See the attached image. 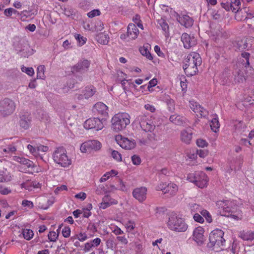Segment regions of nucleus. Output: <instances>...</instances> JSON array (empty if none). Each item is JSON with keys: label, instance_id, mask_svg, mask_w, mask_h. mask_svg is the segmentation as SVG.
I'll list each match as a JSON object with an SVG mask.
<instances>
[{"label": "nucleus", "instance_id": "1", "mask_svg": "<svg viewBox=\"0 0 254 254\" xmlns=\"http://www.w3.org/2000/svg\"><path fill=\"white\" fill-rule=\"evenodd\" d=\"M201 58L195 52L189 54L185 59L183 68L187 75L192 76L198 72L197 66L201 64Z\"/></svg>", "mask_w": 254, "mask_h": 254}, {"label": "nucleus", "instance_id": "2", "mask_svg": "<svg viewBox=\"0 0 254 254\" xmlns=\"http://www.w3.org/2000/svg\"><path fill=\"white\" fill-rule=\"evenodd\" d=\"M130 116L126 113L116 114L112 119V129L118 132L125 128L130 123Z\"/></svg>", "mask_w": 254, "mask_h": 254}, {"label": "nucleus", "instance_id": "3", "mask_svg": "<svg viewBox=\"0 0 254 254\" xmlns=\"http://www.w3.org/2000/svg\"><path fill=\"white\" fill-rule=\"evenodd\" d=\"M167 224L169 229L177 232H185L188 228V225L184 220L175 213L170 214Z\"/></svg>", "mask_w": 254, "mask_h": 254}, {"label": "nucleus", "instance_id": "4", "mask_svg": "<svg viewBox=\"0 0 254 254\" xmlns=\"http://www.w3.org/2000/svg\"><path fill=\"white\" fill-rule=\"evenodd\" d=\"M53 158L55 162L61 166L66 167L71 164V161L66 155V151L63 147L57 148L53 153Z\"/></svg>", "mask_w": 254, "mask_h": 254}, {"label": "nucleus", "instance_id": "5", "mask_svg": "<svg viewBox=\"0 0 254 254\" xmlns=\"http://www.w3.org/2000/svg\"><path fill=\"white\" fill-rule=\"evenodd\" d=\"M135 122L140 125L141 128L146 132H152L155 128V127L159 125L157 124L155 122L149 119L147 116L144 114H141L138 115L135 120Z\"/></svg>", "mask_w": 254, "mask_h": 254}, {"label": "nucleus", "instance_id": "6", "mask_svg": "<svg viewBox=\"0 0 254 254\" xmlns=\"http://www.w3.org/2000/svg\"><path fill=\"white\" fill-rule=\"evenodd\" d=\"M187 179L190 182L193 183L200 188L206 187L208 181L207 176L203 172H196L194 173L189 174Z\"/></svg>", "mask_w": 254, "mask_h": 254}, {"label": "nucleus", "instance_id": "7", "mask_svg": "<svg viewBox=\"0 0 254 254\" xmlns=\"http://www.w3.org/2000/svg\"><path fill=\"white\" fill-rule=\"evenodd\" d=\"M15 107V103L12 100L5 98L0 101V115L5 117L11 115Z\"/></svg>", "mask_w": 254, "mask_h": 254}, {"label": "nucleus", "instance_id": "8", "mask_svg": "<svg viewBox=\"0 0 254 254\" xmlns=\"http://www.w3.org/2000/svg\"><path fill=\"white\" fill-rule=\"evenodd\" d=\"M224 232L220 229L212 231L209 234V246L213 247L215 245L221 247L224 245L225 242L223 238Z\"/></svg>", "mask_w": 254, "mask_h": 254}, {"label": "nucleus", "instance_id": "9", "mask_svg": "<svg viewBox=\"0 0 254 254\" xmlns=\"http://www.w3.org/2000/svg\"><path fill=\"white\" fill-rule=\"evenodd\" d=\"M216 205L219 209V211L221 215L225 216H229V213L232 212V202L229 200H219L216 202ZM230 216L235 219L238 218V216L231 214Z\"/></svg>", "mask_w": 254, "mask_h": 254}, {"label": "nucleus", "instance_id": "10", "mask_svg": "<svg viewBox=\"0 0 254 254\" xmlns=\"http://www.w3.org/2000/svg\"><path fill=\"white\" fill-rule=\"evenodd\" d=\"M105 119H100L98 118H90L87 120L84 123V127L87 129H94L95 130H99L104 127L103 122Z\"/></svg>", "mask_w": 254, "mask_h": 254}, {"label": "nucleus", "instance_id": "11", "mask_svg": "<svg viewBox=\"0 0 254 254\" xmlns=\"http://www.w3.org/2000/svg\"><path fill=\"white\" fill-rule=\"evenodd\" d=\"M101 143L98 140H90L83 143L80 150L83 153H90L92 151H98L101 147Z\"/></svg>", "mask_w": 254, "mask_h": 254}, {"label": "nucleus", "instance_id": "12", "mask_svg": "<svg viewBox=\"0 0 254 254\" xmlns=\"http://www.w3.org/2000/svg\"><path fill=\"white\" fill-rule=\"evenodd\" d=\"M118 144L122 148L127 150H131L136 146V142L134 140H129L127 138L118 135L116 137Z\"/></svg>", "mask_w": 254, "mask_h": 254}, {"label": "nucleus", "instance_id": "13", "mask_svg": "<svg viewBox=\"0 0 254 254\" xmlns=\"http://www.w3.org/2000/svg\"><path fill=\"white\" fill-rule=\"evenodd\" d=\"M90 64V62L88 60H81L74 66L71 67V71L72 73H75L76 72L84 73L87 71Z\"/></svg>", "mask_w": 254, "mask_h": 254}, {"label": "nucleus", "instance_id": "14", "mask_svg": "<svg viewBox=\"0 0 254 254\" xmlns=\"http://www.w3.org/2000/svg\"><path fill=\"white\" fill-rule=\"evenodd\" d=\"M204 232V229L201 227H198L193 230L192 239L199 246L204 244L205 241Z\"/></svg>", "mask_w": 254, "mask_h": 254}, {"label": "nucleus", "instance_id": "15", "mask_svg": "<svg viewBox=\"0 0 254 254\" xmlns=\"http://www.w3.org/2000/svg\"><path fill=\"white\" fill-rule=\"evenodd\" d=\"M147 189L145 187L136 188L132 191L133 197L139 202H142L146 198Z\"/></svg>", "mask_w": 254, "mask_h": 254}, {"label": "nucleus", "instance_id": "16", "mask_svg": "<svg viewBox=\"0 0 254 254\" xmlns=\"http://www.w3.org/2000/svg\"><path fill=\"white\" fill-rule=\"evenodd\" d=\"M181 41L186 49H189L196 44V40L193 36L191 37L186 33H184L181 36Z\"/></svg>", "mask_w": 254, "mask_h": 254}, {"label": "nucleus", "instance_id": "17", "mask_svg": "<svg viewBox=\"0 0 254 254\" xmlns=\"http://www.w3.org/2000/svg\"><path fill=\"white\" fill-rule=\"evenodd\" d=\"M14 160L20 163V168L23 169L25 172L29 171V169L33 168L34 166L32 161L25 158L15 156Z\"/></svg>", "mask_w": 254, "mask_h": 254}, {"label": "nucleus", "instance_id": "18", "mask_svg": "<svg viewBox=\"0 0 254 254\" xmlns=\"http://www.w3.org/2000/svg\"><path fill=\"white\" fill-rule=\"evenodd\" d=\"M108 107L102 102H98L93 107V111L94 113L100 115L103 117H108Z\"/></svg>", "mask_w": 254, "mask_h": 254}, {"label": "nucleus", "instance_id": "19", "mask_svg": "<svg viewBox=\"0 0 254 254\" xmlns=\"http://www.w3.org/2000/svg\"><path fill=\"white\" fill-rule=\"evenodd\" d=\"M31 119L32 117L29 112H23L20 116L19 124L20 127L24 129L28 128L31 124Z\"/></svg>", "mask_w": 254, "mask_h": 254}, {"label": "nucleus", "instance_id": "20", "mask_svg": "<svg viewBox=\"0 0 254 254\" xmlns=\"http://www.w3.org/2000/svg\"><path fill=\"white\" fill-rule=\"evenodd\" d=\"M177 19L182 25L184 26L186 28L191 27L193 23V19L187 15H183L182 16L178 15Z\"/></svg>", "mask_w": 254, "mask_h": 254}, {"label": "nucleus", "instance_id": "21", "mask_svg": "<svg viewBox=\"0 0 254 254\" xmlns=\"http://www.w3.org/2000/svg\"><path fill=\"white\" fill-rule=\"evenodd\" d=\"M139 34V30L136 25L133 23H130L127 26V36L129 39L134 40L136 39Z\"/></svg>", "mask_w": 254, "mask_h": 254}, {"label": "nucleus", "instance_id": "22", "mask_svg": "<svg viewBox=\"0 0 254 254\" xmlns=\"http://www.w3.org/2000/svg\"><path fill=\"white\" fill-rule=\"evenodd\" d=\"M192 134L191 132L186 130H182L181 133V140L186 144H190L192 139Z\"/></svg>", "mask_w": 254, "mask_h": 254}, {"label": "nucleus", "instance_id": "23", "mask_svg": "<svg viewBox=\"0 0 254 254\" xmlns=\"http://www.w3.org/2000/svg\"><path fill=\"white\" fill-rule=\"evenodd\" d=\"M239 237L245 241H252L254 240V233L250 231H242L240 232Z\"/></svg>", "mask_w": 254, "mask_h": 254}, {"label": "nucleus", "instance_id": "24", "mask_svg": "<svg viewBox=\"0 0 254 254\" xmlns=\"http://www.w3.org/2000/svg\"><path fill=\"white\" fill-rule=\"evenodd\" d=\"M96 40L101 44L107 45L109 43V36L108 34L100 33L96 35Z\"/></svg>", "mask_w": 254, "mask_h": 254}, {"label": "nucleus", "instance_id": "25", "mask_svg": "<svg viewBox=\"0 0 254 254\" xmlns=\"http://www.w3.org/2000/svg\"><path fill=\"white\" fill-rule=\"evenodd\" d=\"M36 117L39 120L44 122H48L49 119V117L47 113L42 109L37 110Z\"/></svg>", "mask_w": 254, "mask_h": 254}, {"label": "nucleus", "instance_id": "26", "mask_svg": "<svg viewBox=\"0 0 254 254\" xmlns=\"http://www.w3.org/2000/svg\"><path fill=\"white\" fill-rule=\"evenodd\" d=\"M96 91V88L93 86L85 87V89L83 91V93L84 94V98L88 99L92 97L95 93Z\"/></svg>", "mask_w": 254, "mask_h": 254}, {"label": "nucleus", "instance_id": "27", "mask_svg": "<svg viewBox=\"0 0 254 254\" xmlns=\"http://www.w3.org/2000/svg\"><path fill=\"white\" fill-rule=\"evenodd\" d=\"M166 190L164 191V193H169L170 195H173L178 190V186L174 183H170L166 186Z\"/></svg>", "mask_w": 254, "mask_h": 254}, {"label": "nucleus", "instance_id": "28", "mask_svg": "<svg viewBox=\"0 0 254 254\" xmlns=\"http://www.w3.org/2000/svg\"><path fill=\"white\" fill-rule=\"evenodd\" d=\"M245 80L243 72L239 69L234 74V80L236 83H242Z\"/></svg>", "mask_w": 254, "mask_h": 254}, {"label": "nucleus", "instance_id": "29", "mask_svg": "<svg viewBox=\"0 0 254 254\" xmlns=\"http://www.w3.org/2000/svg\"><path fill=\"white\" fill-rule=\"evenodd\" d=\"M158 24L159 26L161 27L165 34H166V36H168L169 33V26L166 21L164 19L161 18L158 20Z\"/></svg>", "mask_w": 254, "mask_h": 254}, {"label": "nucleus", "instance_id": "30", "mask_svg": "<svg viewBox=\"0 0 254 254\" xmlns=\"http://www.w3.org/2000/svg\"><path fill=\"white\" fill-rule=\"evenodd\" d=\"M211 129L215 132H217L219 130L220 127V124L218 118H214L212 120L210 124Z\"/></svg>", "mask_w": 254, "mask_h": 254}, {"label": "nucleus", "instance_id": "31", "mask_svg": "<svg viewBox=\"0 0 254 254\" xmlns=\"http://www.w3.org/2000/svg\"><path fill=\"white\" fill-rule=\"evenodd\" d=\"M169 119L172 123L177 125H181L183 123L181 117L179 115H172L170 116Z\"/></svg>", "mask_w": 254, "mask_h": 254}, {"label": "nucleus", "instance_id": "32", "mask_svg": "<svg viewBox=\"0 0 254 254\" xmlns=\"http://www.w3.org/2000/svg\"><path fill=\"white\" fill-rule=\"evenodd\" d=\"M24 238L27 240H31L34 235L33 232L30 229H24L22 232Z\"/></svg>", "mask_w": 254, "mask_h": 254}, {"label": "nucleus", "instance_id": "33", "mask_svg": "<svg viewBox=\"0 0 254 254\" xmlns=\"http://www.w3.org/2000/svg\"><path fill=\"white\" fill-rule=\"evenodd\" d=\"M248 47V44L246 40H242L238 41L236 45V48L239 51H243Z\"/></svg>", "mask_w": 254, "mask_h": 254}, {"label": "nucleus", "instance_id": "34", "mask_svg": "<svg viewBox=\"0 0 254 254\" xmlns=\"http://www.w3.org/2000/svg\"><path fill=\"white\" fill-rule=\"evenodd\" d=\"M44 71H45V66L43 65H39L37 69V78L39 79H44L45 78V74H44Z\"/></svg>", "mask_w": 254, "mask_h": 254}, {"label": "nucleus", "instance_id": "35", "mask_svg": "<svg viewBox=\"0 0 254 254\" xmlns=\"http://www.w3.org/2000/svg\"><path fill=\"white\" fill-rule=\"evenodd\" d=\"M200 214H201L202 217H204L205 218L207 222L210 223L212 222L211 215L207 210L202 209L201 212H200Z\"/></svg>", "mask_w": 254, "mask_h": 254}, {"label": "nucleus", "instance_id": "36", "mask_svg": "<svg viewBox=\"0 0 254 254\" xmlns=\"http://www.w3.org/2000/svg\"><path fill=\"white\" fill-rule=\"evenodd\" d=\"M11 180V176L9 173L6 174L3 172L2 174L0 173V182H7Z\"/></svg>", "mask_w": 254, "mask_h": 254}, {"label": "nucleus", "instance_id": "37", "mask_svg": "<svg viewBox=\"0 0 254 254\" xmlns=\"http://www.w3.org/2000/svg\"><path fill=\"white\" fill-rule=\"evenodd\" d=\"M139 51L142 56H145L148 59L152 60L153 59V57L147 48L144 47H141L139 48Z\"/></svg>", "mask_w": 254, "mask_h": 254}, {"label": "nucleus", "instance_id": "38", "mask_svg": "<svg viewBox=\"0 0 254 254\" xmlns=\"http://www.w3.org/2000/svg\"><path fill=\"white\" fill-rule=\"evenodd\" d=\"M16 151V147L11 144L7 146V147L3 149V152H4L5 154H11L15 152Z\"/></svg>", "mask_w": 254, "mask_h": 254}, {"label": "nucleus", "instance_id": "39", "mask_svg": "<svg viewBox=\"0 0 254 254\" xmlns=\"http://www.w3.org/2000/svg\"><path fill=\"white\" fill-rule=\"evenodd\" d=\"M203 209L201 206L199 205L193 203L190 205V210L191 213H200L201 212L202 210Z\"/></svg>", "mask_w": 254, "mask_h": 254}, {"label": "nucleus", "instance_id": "40", "mask_svg": "<svg viewBox=\"0 0 254 254\" xmlns=\"http://www.w3.org/2000/svg\"><path fill=\"white\" fill-rule=\"evenodd\" d=\"M64 13L67 17L75 15L76 10L71 7H67L64 8Z\"/></svg>", "mask_w": 254, "mask_h": 254}, {"label": "nucleus", "instance_id": "41", "mask_svg": "<svg viewBox=\"0 0 254 254\" xmlns=\"http://www.w3.org/2000/svg\"><path fill=\"white\" fill-rule=\"evenodd\" d=\"M221 5L224 9H225L227 11H229L231 9L233 12H234L235 10L237 9V8L234 7L233 4L230 3L229 2H222Z\"/></svg>", "mask_w": 254, "mask_h": 254}, {"label": "nucleus", "instance_id": "42", "mask_svg": "<svg viewBox=\"0 0 254 254\" xmlns=\"http://www.w3.org/2000/svg\"><path fill=\"white\" fill-rule=\"evenodd\" d=\"M21 69L22 72H25L29 76H32L34 73V69L32 67H27L23 65Z\"/></svg>", "mask_w": 254, "mask_h": 254}, {"label": "nucleus", "instance_id": "43", "mask_svg": "<svg viewBox=\"0 0 254 254\" xmlns=\"http://www.w3.org/2000/svg\"><path fill=\"white\" fill-rule=\"evenodd\" d=\"M58 236L59 234L54 231L50 232L48 235V239L51 242H56Z\"/></svg>", "mask_w": 254, "mask_h": 254}, {"label": "nucleus", "instance_id": "44", "mask_svg": "<svg viewBox=\"0 0 254 254\" xmlns=\"http://www.w3.org/2000/svg\"><path fill=\"white\" fill-rule=\"evenodd\" d=\"M112 157L118 161H122V155L121 154L116 150H113L111 152Z\"/></svg>", "mask_w": 254, "mask_h": 254}, {"label": "nucleus", "instance_id": "45", "mask_svg": "<svg viewBox=\"0 0 254 254\" xmlns=\"http://www.w3.org/2000/svg\"><path fill=\"white\" fill-rule=\"evenodd\" d=\"M104 24L101 20H97L95 23V29L97 31H101L104 29Z\"/></svg>", "mask_w": 254, "mask_h": 254}, {"label": "nucleus", "instance_id": "46", "mask_svg": "<svg viewBox=\"0 0 254 254\" xmlns=\"http://www.w3.org/2000/svg\"><path fill=\"white\" fill-rule=\"evenodd\" d=\"M21 186V188H25V189L28 190L29 191L32 190V183L29 182L28 181L22 183Z\"/></svg>", "mask_w": 254, "mask_h": 254}, {"label": "nucleus", "instance_id": "47", "mask_svg": "<svg viewBox=\"0 0 254 254\" xmlns=\"http://www.w3.org/2000/svg\"><path fill=\"white\" fill-rule=\"evenodd\" d=\"M62 234L64 238H68L70 236V228L67 226L64 227L62 230Z\"/></svg>", "mask_w": 254, "mask_h": 254}, {"label": "nucleus", "instance_id": "48", "mask_svg": "<svg viewBox=\"0 0 254 254\" xmlns=\"http://www.w3.org/2000/svg\"><path fill=\"white\" fill-rule=\"evenodd\" d=\"M75 39L78 41L80 46L84 45L86 41V38L83 37L79 34L75 35Z\"/></svg>", "mask_w": 254, "mask_h": 254}, {"label": "nucleus", "instance_id": "49", "mask_svg": "<svg viewBox=\"0 0 254 254\" xmlns=\"http://www.w3.org/2000/svg\"><path fill=\"white\" fill-rule=\"evenodd\" d=\"M100 11L98 9H94L88 12L87 15L89 18H93L95 16L100 15Z\"/></svg>", "mask_w": 254, "mask_h": 254}, {"label": "nucleus", "instance_id": "50", "mask_svg": "<svg viewBox=\"0 0 254 254\" xmlns=\"http://www.w3.org/2000/svg\"><path fill=\"white\" fill-rule=\"evenodd\" d=\"M131 160L132 163L135 165H138L141 163L140 158L136 155H134L131 157Z\"/></svg>", "mask_w": 254, "mask_h": 254}, {"label": "nucleus", "instance_id": "51", "mask_svg": "<svg viewBox=\"0 0 254 254\" xmlns=\"http://www.w3.org/2000/svg\"><path fill=\"white\" fill-rule=\"evenodd\" d=\"M194 220L199 223H202L204 222V219L198 213H196L193 215Z\"/></svg>", "mask_w": 254, "mask_h": 254}, {"label": "nucleus", "instance_id": "52", "mask_svg": "<svg viewBox=\"0 0 254 254\" xmlns=\"http://www.w3.org/2000/svg\"><path fill=\"white\" fill-rule=\"evenodd\" d=\"M242 57L245 58L246 60V64L245 66L247 67L250 65V62H249V57H250V54L247 52H244L242 53L241 54Z\"/></svg>", "mask_w": 254, "mask_h": 254}, {"label": "nucleus", "instance_id": "53", "mask_svg": "<svg viewBox=\"0 0 254 254\" xmlns=\"http://www.w3.org/2000/svg\"><path fill=\"white\" fill-rule=\"evenodd\" d=\"M196 144L197 146L201 147H204L206 146L207 145V142L205 140L201 139H198L196 140Z\"/></svg>", "mask_w": 254, "mask_h": 254}, {"label": "nucleus", "instance_id": "54", "mask_svg": "<svg viewBox=\"0 0 254 254\" xmlns=\"http://www.w3.org/2000/svg\"><path fill=\"white\" fill-rule=\"evenodd\" d=\"M22 205L24 206H27V207L30 208L34 206L33 202L27 200H23L22 202Z\"/></svg>", "mask_w": 254, "mask_h": 254}, {"label": "nucleus", "instance_id": "55", "mask_svg": "<svg viewBox=\"0 0 254 254\" xmlns=\"http://www.w3.org/2000/svg\"><path fill=\"white\" fill-rule=\"evenodd\" d=\"M135 224L133 222L128 221L127 223L126 227L128 231H131L134 228Z\"/></svg>", "mask_w": 254, "mask_h": 254}, {"label": "nucleus", "instance_id": "56", "mask_svg": "<svg viewBox=\"0 0 254 254\" xmlns=\"http://www.w3.org/2000/svg\"><path fill=\"white\" fill-rule=\"evenodd\" d=\"M191 109L195 113L200 114L201 110H202V107L197 103H195V107H191Z\"/></svg>", "mask_w": 254, "mask_h": 254}, {"label": "nucleus", "instance_id": "57", "mask_svg": "<svg viewBox=\"0 0 254 254\" xmlns=\"http://www.w3.org/2000/svg\"><path fill=\"white\" fill-rule=\"evenodd\" d=\"M49 149V147L47 146L40 145L37 147V151L38 152H47Z\"/></svg>", "mask_w": 254, "mask_h": 254}, {"label": "nucleus", "instance_id": "58", "mask_svg": "<svg viewBox=\"0 0 254 254\" xmlns=\"http://www.w3.org/2000/svg\"><path fill=\"white\" fill-rule=\"evenodd\" d=\"M11 192V190L7 188H4L1 186H0V192L2 194H7Z\"/></svg>", "mask_w": 254, "mask_h": 254}, {"label": "nucleus", "instance_id": "59", "mask_svg": "<svg viewBox=\"0 0 254 254\" xmlns=\"http://www.w3.org/2000/svg\"><path fill=\"white\" fill-rule=\"evenodd\" d=\"M147 138L151 141H157L158 140L157 136L154 133L148 134Z\"/></svg>", "mask_w": 254, "mask_h": 254}, {"label": "nucleus", "instance_id": "60", "mask_svg": "<svg viewBox=\"0 0 254 254\" xmlns=\"http://www.w3.org/2000/svg\"><path fill=\"white\" fill-rule=\"evenodd\" d=\"M157 79L155 78H153L152 80H151L149 82V85L147 87L148 90L150 91V88H152V87L155 86L157 84Z\"/></svg>", "mask_w": 254, "mask_h": 254}, {"label": "nucleus", "instance_id": "61", "mask_svg": "<svg viewBox=\"0 0 254 254\" xmlns=\"http://www.w3.org/2000/svg\"><path fill=\"white\" fill-rule=\"evenodd\" d=\"M77 239L80 241H84L87 238V236L85 233H80L79 234L77 235Z\"/></svg>", "mask_w": 254, "mask_h": 254}, {"label": "nucleus", "instance_id": "62", "mask_svg": "<svg viewBox=\"0 0 254 254\" xmlns=\"http://www.w3.org/2000/svg\"><path fill=\"white\" fill-rule=\"evenodd\" d=\"M75 197L76 198L81 199V200H84L86 197V194L84 192H80L79 193L76 194L75 195Z\"/></svg>", "mask_w": 254, "mask_h": 254}, {"label": "nucleus", "instance_id": "63", "mask_svg": "<svg viewBox=\"0 0 254 254\" xmlns=\"http://www.w3.org/2000/svg\"><path fill=\"white\" fill-rule=\"evenodd\" d=\"M67 190V188L66 186L62 185L61 187H57L56 189V190H55V192L56 193H59L60 191L64 190Z\"/></svg>", "mask_w": 254, "mask_h": 254}, {"label": "nucleus", "instance_id": "64", "mask_svg": "<svg viewBox=\"0 0 254 254\" xmlns=\"http://www.w3.org/2000/svg\"><path fill=\"white\" fill-rule=\"evenodd\" d=\"M144 108L146 110H148L150 111L151 112L153 113L155 111V108L152 105H151L150 104H146L144 106Z\"/></svg>", "mask_w": 254, "mask_h": 254}]
</instances>
